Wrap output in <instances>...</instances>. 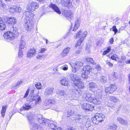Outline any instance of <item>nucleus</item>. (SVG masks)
<instances>
[{
	"instance_id": "obj_1",
	"label": "nucleus",
	"mask_w": 130,
	"mask_h": 130,
	"mask_svg": "<svg viewBox=\"0 0 130 130\" xmlns=\"http://www.w3.org/2000/svg\"><path fill=\"white\" fill-rule=\"evenodd\" d=\"M69 78L74 82L75 86L79 88H77L75 87L72 86L71 88L70 91L76 97H78L82 93V91L79 89L83 88L84 87L83 83L81 81L80 78L75 74H71Z\"/></svg>"
},
{
	"instance_id": "obj_2",
	"label": "nucleus",
	"mask_w": 130,
	"mask_h": 130,
	"mask_svg": "<svg viewBox=\"0 0 130 130\" xmlns=\"http://www.w3.org/2000/svg\"><path fill=\"white\" fill-rule=\"evenodd\" d=\"M32 6L31 4L28 5L27 7V9L29 11H25L23 14V16L26 17L27 21L25 22L24 26L28 30H30L32 28Z\"/></svg>"
},
{
	"instance_id": "obj_3",
	"label": "nucleus",
	"mask_w": 130,
	"mask_h": 130,
	"mask_svg": "<svg viewBox=\"0 0 130 130\" xmlns=\"http://www.w3.org/2000/svg\"><path fill=\"white\" fill-rule=\"evenodd\" d=\"M33 119L34 120H37L40 123V125L39 124L36 123H33V128L38 129L39 127H41L42 126H45L46 123H45V120L48 119H45L43 118V116L41 114H38V115H35L33 116Z\"/></svg>"
},
{
	"instance_id": "obj_4",
	"label": "nucleus",
	"mask_w": 130,
	"mask_h": 130,
	"mask_svg": "<svg viewBox=\"0 0 130 130\" xmlns=\"http://www.w3.org/2000/svg\"><path fill=\"white\" fill-rule=\"evenodd\" d=\"M13 32L8 31L5 32L4 34L5 39L9 42L13 40L15 37L19 35L17 29L14 27H12Z\"/></svg>"
},
{
	"instance_id": "obj_5",
	"label": "nucleus",
	"mask_w": 130,
	"mask_h": 130,
	"mask_svg": "<svg viewBox=\"0 0 130 130\" xmlns=\"http://www.w3.org/2000/svg\"><path fill=\"white\" fill-rule=\"evenodd\" d=\"M87 34V31L83 32L81 30L77 32L75 35V36L76 38L80 37V38L77 41L76 44L75 45V47H77V46H79L84 39V38L86 37Z\"/></svg>"
},
{
	"instance_id": "obj_6",
	"label": "nucleus",
	"mask_w": 130,
	"mask_h": 130,
	"mask_svg": "<svg viewBox=\"0 0 130 130\" xmlns=\"http://www.w3.org/2000/svg\"><path fill=\"white\" fill-rule=\"evenodd\" d=\"M95 97H93L91 103L95 105H100L101 103V96L102 94L101 92H97L95 94Z\"/></svg>"
},
{
	"instance_id": "obj_7",
	"label": "nucleus",
	"mask_w": 130,
	"mask_h": 130,
	"mask_svg": "<svg viewBox=\"0 0 130 130\" xmlns=\"http://www.w3.org/2000/svg\"><path fill=\"white\" fill-rule=\"evenodd\" d=\"M45 123H46L45 126H48L49 127L53 130H60L61 128L56 126L53 121L48 119L45 120Z\"/></svg>"
},
{
	"instance_id": "obj_8",
	"label": "nucleus",
	"mask_w": 130,
	"mask_h": 130,
	"mask_svg": "<svg viewBox=\"0 0 130 130\" xmlns=\"http://www.w3.org/2000/svg\"><path fill=\"white\" fill-rule=\"evenodd\" d=\"M83 63L80 61H76L73 63L71 66L72 71L73 73L76 72L83 66Z\"/></svg>"
},
{
	"instance_id": "obj_9",
	"label": "nucleus",
	"mask_w": 130,
	"mask_h": 130,
	"mask_svg": "<svg viewBox=\"0 0 130 130\" xmlns=\"http://www.w3.org/2000/svg\"><path fill=\"white\" fill-rule=\"evenodd\" d=\"M88 120V119H86L85 116L79 115H77L76 117L74 118V120L77 123L79 124H83L85 121H86V120Z\"/></svg>"
},
{
	"instance_id": "obj_10",
	"label": "nucleus",
	"mask_w": 130,
	"mask_h": 130,
	"mask_svg": "<svg viewBox=\"0 0 130 130\" xmlns=\"http://www.w3.org/2000/svg\"><path fill=\"white\" fill-rule=\"evenodd\" d=\"M93 94H92L89 92H86L83 94V96L86 101L90 103L91 102V101L93 96Z\"/></svg>"
},
{
	"instance_id": "obj_11",
	"label": "nucleus",
	"mask_w": 130,
	"mask_h": 130,
	"mask_svg": "<svg viewBox=\"0 0 130 130\" xmlns=\"http://www.w3.org/2000/svg\"><path fill=\"white\" fill-rule=\"evenodd\" d=\"M41 100L40 96L39 95L38 93H37L36 95L33 96V104L36 106L39 104L41 102Z\"/></svg>"
},
{
	"instance_id": "obj_12",
	"label": "nucleus",
	"mask_w": 130,
	"mask_h": 130,
	"mask_svg": "<svg viewBox=\"0 0 130 130\" xmlns=\"http://www.w3.org/2000/svg\"><path fill=\"white\" fill-rule=\"evenodd\" d=\"M81 106L83 109L86 111H92L94 109L93 105L89 103H84Z\"/></svg>"
},
{
	"instance_id": "obj_13",
	"label": "nucleus",
	"mask_w": 130,
	"mask_h": 130,
	"mask_svg": "<svg viewBox=\"0 0 130 130\" xmlns=\"http://www.w3.org/2000/svg\"><path fill=\"white\" fill-rule=\"evenodd\" d=\"M116 89V86L114 85H111L110 87L106 88L105 91L107 94L112 93Z\"/></svg>"
},
{
	"instance_id": "obj_14",
	"label": "nucleus",
	"mask_w": 130,
	"mask_h": 130,
	"mask_svg": "<svg viewBox=\"0 0 130 130\" xmlns=\"http://www.w3.org/2000/svg\"><path fill=\"white\" fill-rule=\"evenodd\" d=\"M53 88L48 87L46 88L44 92V95L45 96H49L52 95L53 93Z\"/></svg>"
},
{
	"instance_id": "obj_15",
	"label": "nucleus",
	"mask_w": 130,
	"mask_h": 130,
	"mask_svg": "<svg viewBox=\"0 0 130 130\" xmlns=\"http://www.w3.org/2000/svg\"><path fill=\"white\" fill-rule=\"evenodd\" d=\"M7 22L8 24L14 25L16 22L15 19L13 17H10L9 18L6 17Z\"/></svg>"
},
{
	"instance_id": "obj_16",
	"label": "nucleus",
	"mask_w": 130,
	"mask_h": 130,
	"mask_svg": "<svg viewBox=\"0 0 130 130\" xmlns=\"http://www.w3.org/2000/svg\"><path fill=\"white\" fill-rule=\"evenodd\" d=\"M97 121L99 122L103 121L105 118V116L101 113H97L95 114Z\"/></svg>"
},
{
	"instance_id": "obj_17",
	"label": "nucleus",
	"mask_w": 130,
	"mask_h": 130,
	"mask_svg": "<svg viewBox=\"0 0 130 130\" xmlns=\"http://www.w3.org/2000/svg\"><path fill=\"white\" fill-rule=\"evenodd\" d=\"M70 49L71 48L69 47H67L65 48L60 54L61 57H64L67 56Z\"/></svg>"
},
{
	"instance_id": "obj_18",
	"label": "nucleus",
	"mask_w": 130,
	"mask_h": 130,
	"mask_svg": "<svg viewBox=\"0 0 130 130\" xmlns=\"http://www.w3.org/2000/svg\"><path fill=\"white\" fill-rule=\"evenodd\" d=\"M49 7L52 8L55 12L58 14H61V12L60 11V10L56 5L51 3Z\"/></svg>"
},
{
	"instance_id": "obj_19",
	"label": "nucleus",
	"mask_w": 130,
	"mask_h": 130,
	"mask_svg": "<svg viewBox=\"0 0 130 130\" xmlns=\"http://www.w3.org/2000/svg\"><path fill=\"white\" fill-rule=\"evenodd\" d=\"M91 67L89 65L85 66L83 68V72L87 74H89L91 71Z\"/></svg>"
},
{
	"instance_id": "obj_20",
	"label": "nucleus",
	"mask_w": 130,
	"mask_h": 130,
	"mask_svg": "<svg viewBox=\"0 0 130 130\" xmlns=\"http://www.w3.org/2000/svg\"><path fill=\"white\" fill-rule=\"evenodd\" d=\"M64 15L67 19H72L73 17V14L70 11L64 10L63 13Z\"/></svg>"
},
{
	"instance_id": "obj_21",
	"label": "nucleus",
	"mask_w": 130,
	"mask_h": 130,
	"mask_svg": "<svg viewBox=\"0 0 130 130\" xmlns=\"http://www.w3.org/2000/svg\"><path fill=\"white\" fill-rule=\"evenodd\" d=\"M27 121L30 127L32 126V114L31 112L27 116Z\"/></svg>"
},
{
	"instance_id": "obj_22",
	"label": "nucleus",
	"mask_w": 130,
	"mask_h": 130,
	"mask_svg": "<svg viewBox=\"0 0 130 130\" xmlns=\"http://www.w3.org/2000/svg\"><path fill=\"white\" fill-rule=\"evenodd\" d=\"M118 121L121 123L122 125H126L128 123L125 120H124L122 118L119 117L117 118V119Z\"/></svg>"
},
{
	"instance_id": "obj_23",
	"label": "nucleus",
	"mask_w": 130,
	"mask_h": 130,
	"mask_svg": "<svg viewBox=\"0 0 130 130\" xmlns=\"http://www.w3.org/2000/svg\"><path fill=\"white\" fill-rule=\"evenodd\" d=\"M60 82L62 85L65 86H67L68 84V79L64 77L60 80Z\"/></svg>"
},
{
	"instance_id": "obj_24",
	"label": "nucleus",
	"mask_w": 130,
	"mask_h": 130,
	"mask_svg": "<svg viewBox=\"0 0 130 130\" xmlns=\"http://www.w3.org/2000/svg\"><path fill=\"white\" fill-rule=\"evenodd\" d=\"M7 106L6 105H4L2 107L1 110V113L2 117H4L5 115V113L6 112Z\"/></svg>"
},
{
	"instance_id": "obj_25",
	"label": "nucleus",
	"mask_w": 130,
	"mask_h": 130,
	"mask_svg": "<svg viewBox=\"0 0 130 130\" xmlns=\"http://www.w3.org/2000/svg\"><path fill=\"white\" fill-rule=\"evenodd\" d=\"M57 93L58 95L61 96H63L64 97L66 96L67 95L65 91L63 90H60Z\"/></svg>"
},
{
	"instance_id": "obj_26",
	"label": "nucleus",
	"mask_w": 130,
	"mask_h": 130,
	"mask_svg": "<svg viewBox=\"0 0 130 130\" xmlns=\"http://www.w3.org/2000/svg\"><path fill=\"white\" fill-rule=\"evenodd\" d=\"M80 26V23L79 22V21L77 20L75 22V25L74 26L73 30L75 31Z\"/></svg>"
},
{
	"instance_id": "obj_27",
	"label": "nucleus",
	"mask_w": 130,
	"mask_h": 130,
	"mask_svg": "<svg viewBox=\"0 0 130 130\" xmlns=\"http://www.w3.org/2000/svg\"><path fill=\"white\" fill-rule=\"evenodd\" d=\"M89 87L91 88H97L98 87L97 84L93 82H90L89 83Z\"/></svg>"
},
{
	"instance_id": "obj_28",
	"label": "nucleus",
	"mask_w": 130,
	"mask_h": 130,
	"mask_svg": "<svg viewBox=\"0 0 130 130\" xmlns=\"http://www.w3.org/2000/svg\"><path fill=\"white\" fill-rule=\"evenodd\" d=\"M26 43L24 40H21V41L20 44L19 45V49H23L25 48V45Z\"/></svg>"
},
{
	"instance_id": "obj_29",
	"label": "nucleus",
	"mask_w": 130,
	"mask_h": 130,
	"mask_svg": "<svg viewBox=\"0 0 130 130\" xmlns=\"http://www.w3.org/2000/svg\"><path fill=\"white\" fill-rule=\"evenodd\" d=\"M86 60L88 62H90L93 64H95V63L93 61V58L89 57H87L86 58Z\"/></svg>"
},
{
	"instance_id": "obj_30",
	"label": "nucleus",
	"mask_w": 130,
	"mask_h": 130,
	"mask_svg": "<svg viewBox=\"0 0 130 130\" xmlns=\"http://www.w3.org/2000/svg\"><path fill=\"white\" fill-rule=\"evenodd\" d=\"M31 108V106L27 103L25 104V106H23L21 109L22 110H28Z\"/></svg>"
},
{
	"instance_id": "obj_31",
	"label": "nucleus",
	"mask_w": 130,
	"mask_h": 130,
	"mask_svg": "<svg viewBox=\"0 0 130 130\" xmlns=\"http://www.w3.org/2000/svg\"><path fill=\"white\" fill-rule=\"evenodd\" d=\"M107 80L106 77L104 76H101L99 79L100 81L102 83H106Z\"/></svg>"
},
{
	"instance_id": "obj_32",
	"label": "nucleus",
	"mask_w": 130,
	"mask_h": 130,
	"mask_svg": "<svg viewBox=\"0 0 130 130\" xmlns=\"http://www.w3.org/2000/svg\"><path fill=\"white\" fill-rule=\"evenodd\" d=\"M32 56V50L31 49L28 50L27 52L26 56L28 58L31 57Z\"/></svg>"
},
{
	"instance_id": "obj_33",
	"label": "nucleus",
	"mask_w": 130,
	"mask_h": 130,
	"mask_svg": "<svg viewBox=\"0 0 130 130\" xmlns=\"http://www.w3.org/2000/svg\"><path fill=\"white\" fill-rule=\"evenodd\" d=\"M107 99L111 101H112L114 102H118V100L115 97L113 96H109L107 97Z\"/></svg>"
},
{
	"instance_id": "obj_34",
	"label": "nucleus",
	"mask_w": 130,
	"mask_h": 130,
	"mask_svg": "<svg viewBox=\"0 0 130 130\" xmlns=\"http://www.w3.org/2000/svg\"><path fill=\"white\" fill-rule=\"evenodd\" d=\"M111 59L112 60L117 61L119 60V58L118 57V56L116 54H113L111 56Z\"/></svg>"
},
{
	"instance_id": "obj_35",
	"label": "nucleus",
	"mask_w": 130,
	"mask_h": 130,
	"mask_svg": "<svg viewBox=\"0 0 130 130\" xmlns=\"http://www.w3.org/2000/svg\"><path fill=\"white\" fill-rule=\"evenodd\" d=\"M6 25L3 22L2 23H0V30H3L5 29Z\"/></svg>"
},
{
	"instance_id": "obj_36",
	"label": "nucleus",
	"mask_w": 130,
	"mask_h": 130,
	"mask_svg": "<svg viewBox=\"0 0 130 130\" xmlns=\"http://www.w3.org/2000/svg\"><path fill=\"white\" fill-rule=\"evenodd\" d=\"M79 50H76L74 54L76 55H78L79 54L81 53L82 52V50H81L82 47L79 46Z\"/></svg>"
},
{
	"instance_id": "obj_37",
	"label": "nucleus",
	"mask_w": 130,
	"mask_h": 130,
	"mask_svg": "<svg viewBox=\"0 0 130 130\" xmlns=\"http://www.w3.org/2000/svg\"><path fill=\"white\" fill-rule=\"evenodd\" d=\"M23 82V81L22 80H20L18 81L16 84L15 86L16 87H19L22 84Z\"/></svg>"
},
{
	"instance_id": "obj_38",
	"label": "nucleus",
	"mask_w": 130,
	"mask_h": 130,
	"mask_svg": "<svg viewBox=\"0 0 130 130\" xmlns=\"http://www.w3.org/2000/svg\"><path fill=\"white\" fill-rule=\"evenodd\" d=\"M109 128L113 130H116L117 128V125L116 124H112L109 126Z\"/></svg>"
},
{
	"instance_id": "obj_39",
	"label": "nucleus",
	"mask_w": 130,
	"mask_h": 130,
	"mask_svg": "<svg viewBox=\"0 0 130 130\" xmlns=\"http://www.w3.org/2000/svg\"><path fill=\"white\" fill-rule=\"evenodd\" d=\"M35 87L38 89H41L42 87V85L40 83H38L35 85Z\"/></svg>"
},
{
	"instance_id": "obj_40",
	"label": "nucleus",
	"mask_w": 130,
	"mask_h": 130,
	"mask_svg": "<svg viewBox=\"0 0 130 130\" xmlns=\"http://www.w3.org/2000/svg\"><path fill=\"white\" fill-rule=\"evenodd\" d=\"M23 54L22 50L20 49H19L18 53V57L21 58L23 56Z\"/></svg>"
},
{
	"instance_id": "obj_41",
	"label": "nucleus",
	"mask_w": 130,
	"mask_h": 130,
	"mask_svg": "<svg viewBox=\"0 0 130 130\" xmlns=\"http://www.w3.org/2000/svg\"><path fill=\"white\" fill-rule=\"evenodd\" d=\"M111 76L112 78L114 80H116L118 78V76L114 72L112 73L111 74Z\"/></svg>"
},
{
	"instance_id": "obj_42",
	"label": "nucleus",
	"mask_w": 130,
	"mask_h": 130,
	"mask_svg": "<svg viewBox=\"0 0 130 130\" xmlns=\"http://www.w3.org/2000/svg\"><path fill=\"white\" fill-rule=\"evenodd\" d=\"M15 6H13V7H10L9 11L11 13H13L15 12Z\"/></svg>"
},
{
	"instance_id": "obj_43",
	"label": "nucleus",
	"mask_w": 130,
	"mask_h": 130,
	"mask_svg": "<svg viewBox=\"0 0 130 130\" xmlns=\"http://www.w3.org/2000/svg\"><path fill=\"white\" fill-rule=\"evenodd\" d=\"M84 124L85 125V126L86 127H88L90 126L91 125V124L90 122L89 121H87V122L85 123L84 122H83Z\"/></svg>"
},
{
	"instance_id": "obj_44",
	"label": "nucleus",
	"mask_w": 130,
	"mask_h": 130,
	"mask_svg": "<svg viewBox=\"0 0 130 130\" xmlns=\"http://www.w3.org/2000/svg\"><path fill=\"white\" fill-rule=\"evenodd\" d=\"M88 74H87L86 73L84 72H82V76L83 78H84L85 79H87L88 78L87 75Z\"/></svg>"
},
{
	"instance_id": "obj_45",
	"label": "nucleus",
	"mask_w": 130,
	"mask_h": 130,
	"mask_svg": "<svg viewBox=\"0 0 130 130\" xmlns=\"http://www.w3.org/2000/svg\"><path fill=\"white\" fill-rule=\"evenodd\" d=\"M39 4L37 3L36 2H33V7H34L35 9H37L39 7Z\"/></svg>"
},
{
	"instance_id": "obj_46",
	"label": "nucleus",
	"mask_w": 130,
	"mask_h": 130,
	"mask_svg": "<svg viewBox=\"0 0 130 130\" xmlns=\"http://www.w3.org/2000/svg\"><path fill=\"white\" fill-rule=\"evenodd\" d=\"M60 68L63 70L66 71L68 69V66L67 65L65 64L61 67Z\"/></svg>"
},
{
	"instance_id": "obj_47",
	"label": "nucleus",
	"mask_w": 130,
	"mask_h": 130,
	"mask_svg": "<svg viewBox=\"0 0 130 130\" xmlns=\"http://www.w3.org/2000/svg\"><path fill=\"white\" fill-rule=\"evenodd\" d=\"M21 10L22 9L21 7L19 6H15V12H19L21 11Z\"/></svg>"
},
{
	"instance_id": "obj_48",
	"label": "nucleus",
	"mask_w": 130,
	"mask_h": 130,
	"mask_svg": "<svg viewBox=\"0 0 130 130\" xmlns=\"http://www.w3.org/2000/svg\"><path fill=\"white\" fill-rule=\"evenodd\" d=\"M112 30L114 32V34H115L117 32L118 30L116 29V27L115 26H113L112 27Z\"/></svg>"
},
{
	"instance_id": "obj_49",
	"label": "nucleus",
	"mask_w": 130,
	"mask_h": 130,
	"mask_svg": "<svg viewBox=\"0 0 130 130\" xmlns=\"http://www.w3.org/2000/svg\"><path fill=\"white\" fill-rule=\"evenodd\" d=\"M46 50V49L44 48H41L39 52V53H43Z\"/></svg>"
},
{
	"instance_id": "obj_50",
	"label": "nucleus",
	"mask_w": 130,
	"mask_h": 130,
	"mask_svg": "<svg viewBox=\"0 0 130 130\" xmlns=\"http://www.w3.org/2000/svg\"><path fill=\"white\" fill-rule=\"evenodd\" d=\"M126 59V57L125 56H121V60L120 61H119V62L120 63L122 62V61L123 60Z\"/></svg>"
},
{
	"instance_id": "obj_51",
	"label": "nucleus",
	"mask_w": 130,
	"mask_h": 130,
	"mask_svg": "<svg viewBox=\"0 0 130 130\" xmlns=\"http://www.w3.org/2000/svg\"><path fill=\"white\" fill-rule=\"evenodd\" d=\"M95 68L98 71H100L101 69V67L99 65H96Z\"/></svg>"
},
{
	"instance_id": "obj_52",
	"label": "nucleus",
	"mask_w": 130,
	"mask_h": 130,
	"mask_svg": "<svg viewBox=\"0 0 130 130\" xmlns=\"http://www.w3.org/2000/svg\"><path fill=\"white\" fill-rule=\"evenodd\" d=\"M62 3L63 6L66 7H68V3H67V1L64 2L62 1Z\"/></svg>"
},
{
	"instance_id": "obj_53",
	"label": "nucleus",
	"mask_w": 130,
	"mask_h": 130,
	"mask_svg": "<svg viewBox=\"0 0 130 130\" xmlns=\"http://www.w3.org/2000/svg\"><path fill=\"white\" fill-rule=\"evenodd\" d=\"M96 118V116L95 115L94 117L92 118V120L93 123H96L95 122V121L96 120L97 121V119Z\"/></svg>"
},
{
	"instance_id": "obj_54",
	"label": "nucleus",
	"mask_w": 130,
	"mask_h": 130,
	"mask_svg": "<svg viewBox=\"0 0 130 130\" xmlns=\"http://www.w3.org/2000/svg\"><path fill=\"white\" fill-rule=\"evenodd\" d=\"M67 112L69 115L70 116H71L72 115V114L73 113V112L71 110H68Z\"/></svg>"
},
{
	"instance_id": "obj_55",
	"label": "nucleus",
	"mask_w": 130,
	"mask_h": 130,
	"mask_svg": "<svg viewBox=\"0 0 130 130\" xmlns=\"http://www.w3.org/2000/svg\"><path fill=\"white\" fill-rule=\"evenodd\" d=\"M106 63L109 67H111L113 65V64L112 63L109 62L108 61H107L106 62Z\"/></svg>"
},
{
	"instance_id": "obj_56",
	"label": "nucleus",
	"mask_w": 130,
	"mask_h": 130,
	"mask_svg": "<svg viewBox=\"0 0 130 130\" xmlns=\"http://www.w3.org/2000/svg\"><path fill=\"white\" fill-rule=\"evenodd\" d=\"M29 89H28L26 91L25 94V95L24 96V97H26L28 95V93H29Z\"/></svg>"
},
{
	"instance_id": "obj_57",
	"label": "nucleus",
	"mask_w": 130,
	"mask_h": 130,
	"mask_svg": "<svg viewBox=\"0 0 130 130\" xmlns=\"http://www.w3.org/2000/svg\"><path fill=\"white\" fill-rule=\"evenodd\" d=\"M113 41V38H112L110 39L109 42L111 44H112Z\"/></svg>"
},
{
	"instance_id": "obj_58",
	"label": "nucleus",
	"mask_w": 130,
	"mask_h": 130,
	"mask_svg": "<svg viewBox=\"0 0 130 130\" xmlns=\"http://www.w3.org/2000/svg\"><path fill=\"white\" fill-rule=\"evenodd\" d=\"M68 130H77V129L76 128L71 127L68 128Z\"/></svg>"
},
{
	"instance_id": "obj_59",
	"label": "nucleus",
	"mask_w": 130,
	"mask_h": 130,
	"mask_svg": "<svg viewBox=\"0 0 130 130\" xmlns=\"http://www.w3.org/2000/svg\"><path fill=\"white\" fill-rule=\"evenodd\" d=\"M1 6L3 8H5L6 7V5L2 3L1 5Z\"/></svg>"
},
{
	"instance_id": "obj_60",
	"label": "nucleus",
	"mask_w": 130,
	"mask_h": 130,
	"mask_svg": "<svg viewBox=\"0 0 130 130\" xmlns=\"http://www.w3.org/2000/svg\"><path fill=\"white\" fill-rule=\"evenodd\" d=\"M107 51H106V50L104 51L103 53V55H104L107 54L108 53V52Z\"/></svg>"
},
{
	"instance_id": "obj_61",
	"label": "nucleus",
	"mask_w": 130,
	"mask_h": 130,
	"mask_svg": "<svg viewBox=\"0 0 130 130\" xmlns=\"http://www.w3.org/2000/svg\"><path fill=\"white\" fill-rule=\"evenodd\" d=\"M13 113L12 112H11L9 113V116L10 117V119L11 118V117L13 115Z\"/></svg>"
},
{
	"instance_id": "obj_62",
	"label": "nucleus",
	"mask_w": 130,
	"mask_h": 130,
	"mask_svg": "<svg viewBox=\"0 0 130 130\" xmlns=\"http://www.w3.org/2000/svg\"><path fill=\"white\" fill-rule=\"evenodd\" d=\"M110 47H108L107 49L106 50L109 53V52L110 51Z\"/></svg>"
},
{
	"instance_id": "obj_63",
	"label": "nucleus",
	"mask_w": 130,
	"mask_h": 130,
	"mask_svg": "<svg viewBox=\"0 0 130 130\" xmlns=\"http://www.w3.org/2000/svg\"><path fill=\"white\" fill-rule=\"evenodd\" d=\"M52 101L51 100V99H49L48 100V101H47V103L48 104H51V101Z\"/></svg>"
},
{
	"instance_id": "obj_64",
	"label": "nucleus",
	"mask_w": 130,
	"mask_h": 130,
	"mask_svg": "<svg viewBox=\"0 0 130 130\" xmlns=\"http://www.w3.org/2000/svg\"><path fill=\"white\" fill-rule=\"evenodd\" d=\"M125 63L126 64H130V59L127 60L125 62Z\"/></svg>"
}]
</instances>
